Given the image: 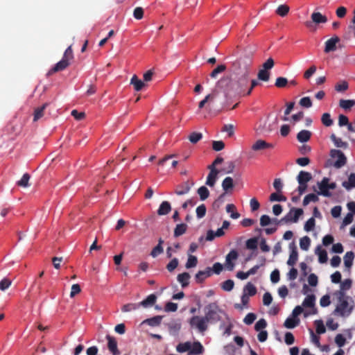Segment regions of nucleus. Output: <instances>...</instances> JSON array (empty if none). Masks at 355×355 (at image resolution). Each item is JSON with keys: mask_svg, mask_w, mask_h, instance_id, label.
<instances>
[{"mask_svg": "<svg viewBox=\"0 0 355 355\" xmlns=\"http://www.w3.org/2000/svg\"><path fill=\"white\" fill-rule=\"evenodd\" d=\"M300 320L297 318H288L284 322V326L288 329L295 328L299 323Z\"/></svg>", "mask_w": 355, "mask_h": 355, "instance_id": "e433bc0d", "label": "nucleus"}, {"mask_svg": "<svg viewBox=\"0 0 355 355\" xmlns=\"http://www.w3.org/2000/svg\"><path fill=\"white\" fill-rule=\"evenodd\" d=\"M319 200V198L317 195L314 193H309L306 195L304 200H303V205L306 206L309 205L311 202H318Z\"/></svg>", "mask_w": 355, "mask_h": 355, "instance_id": "c03bdc74", "label": "nucleus"}, {"mask_svg": "<svg viewBox=\"0 0 355 355\" xmlns=\"http://www.w3.org/2000/svg\"><path fill=\"white\" fill-rule=\"evenodd\" d=\"M206 206L204 204L200 205L196 208V216L198 218H203L206 214Z\"/></svg>", "mask_w": 355, "mask_h": 355, "instance_id": "13d9d810", "label": "nucleus"}, {"mask_svg": "<svg viewBox=\"0 0 355 355\" xmlns=\"http://www.w3.org/2000/svg\"><path fill=\"white\" fill-rule=\"evenodd\" d=\"M311 137V132L306 130H303L299 132L297 135V140L301 143L308 141Z\"/></svg>", "mask_w": 355, "mask_h": 355, "instance_id": "4be33fe9", "label": "nucleus"}, {"mask_svg": "<svg viewBox=\"0 0 355 355\" xmlns=\"http://www.w3.org/2000/svg\"><path fill=\"white\" fill-rule=\"evenodd\" d=\"M304 214V211L301 208L293 207L289 212L282 218L285 223H297L299 218Z\"/></svg>", "mask_w": 355, "mask_h": 355, "instance_id": "0eeeda50", "label": "nucleus"}, {"mask_svg": "<svg viewBox=\"0 0 355 355\" xmlns=\"http://www.w3.org/2000/svg\"><path fill=\"white\" fill-rule=\"evenodd\" d=\"M315 225V218L313 217H311L305 223L304 229L306 232H310L313 230Z\"/></svg>", "mask_w": 355, "mask_h": 355, "instance_id": "864d4df0", "label": "nucleus"}, {"mask_svg": "<svg viewBox=\"0 0 355 355\" xmlns=\"http://www.w3.org/2000/svg\"><path fill=\"white\" fill-rule=\"evenodd\" d=\"M289 248L291 249V253L288 258V260L287 261V264L288 266H294L298 258V252L297 250V247L295 246V243L293 242L290 244Z\"/></svg>", "mask_w": 355, "mask_h": 355, "instance_id": "f8f14e48", "label": "nucleus"}, {"mask_svg": "<svg viewBox=\"0 0 355 355\" xmlns=\"http://www.w3.org/2000/svg\"><path fill=\"white\" fill-rule=\"evenodd\" d=\"M205 316H193L189 324L192 327H196L199 331L203 332L207 329V323H216L221 320L220 315L223 311L219 308L216 302H211L204 309Z\"/></svg>", "mask_w": 355, "mask_h": 355, "instance_id": "f257e3e1", "label": "nucleus"}, {"mask_svg": "<svg viewBox=\"0 0 355 355\" xmlns=\"http://www.w3.org/2000/svg\"><path fill=\"white\" fill-rule=\"evenodd\" d=\"M267 326V322L264 319H260L257 322L254 326V329L257 331L265 329Z\"/></svg>", "mask_w": 355, "mask_h": 355, "instance_id": "69168bd1", "label": "nucleus"}, {"mask_svg": "<svg viewBox=\"0 0 355 355\" xmlns=\"http://www.w3.org/2000/svg\"><path fill=\"white\" fill-rule=\"evenodd\" d=\"M73 59V53L71 46H69L64 51L63 57L55 66L49 71V74L64 70L70 64V61Z\"/></svg>", "mask_w": 355, "mask_h": 355, "instance_id": "20e7f679", "label": "nucleus"}, {"mask_svg": "<svg viewBox=\"0 0 355 355\" xmlns=\"http://www.w3.org/2000/svg\"><path fill=\"white\" fill-rule=\"evenodd\" d=\"M272 223V219L268 215H263L260 218V225L261 227H266Z\"/></svg>", "mask_w": 355, "mask_h": 355, "instance_id": "774afa93", "label": "nucleus"}, {"mask_svg": "<svg viewBox=\"0 0 355 355\" xmlns=\"http://www.w3.org/2000/svg\"><path fill=\"white\" fill-rule=\"evenodd\" d=\"M299 104L304 107L309 108L312 106V101L308 96L303 97L300 99Z\"/></svg>", "mask_w": 355, "mask_h": 355, "instance_id": "680f3d73", "label": "nucleus"}, {"mask_svg": "<svg viewBox=\"0 0 355 355\" xmlns=\"http://www.w3.org/2000/svg\"><path fill=\"white\" fill-rule=\"evenodd\" d=\"M252 52H244L232 63V71L235 75L250 76L252 64Z\"/></svg>", "mask_w": 355, "mask_h": 355, "instance_id": "f03ea898", "label": "nucleus"}, {"mask_svg": "<svg viewBox=\"0 0 355 355\" xmlns=\"http://www.w3.org/2000/svg\"><path fill=\"white\" fill-rule=\"evenodd\" d=\"M225 148V144L223 141H214L212 142V148L215 151L222 150Z\"/></svg>", "mask_w": 355, "mask_h": 355, "instance_id": "e2e57ef3", "label": "nucleus"}, {"mask_svg": "<svg viewBox=\"0 0 355 355\" xmlns=\"http://www.w3.org/2000/svg\"><path fill=\"white\" fill-rule=\"evenodd\" d=\"M258 241V237H253L247 240L245 243L246 248L248 250H256L257 248Z\"/></svg>", "mask_w": 355, "mask_h": 355, "instance_id": "4c0bfd02", "label": "nucleus"}, {"mask_svg": "<svg viewBox=\"0 0 355 355\" xmlns=\"http://www.w3.org/2000/svg\"><path fill=\"white\" fill-rule=\"evenodd\" d=\"M187 230V225L185 223L178 224L174 230V236L178 237L184 234Z\"/></svg>", "mask_w": 355, "mask_h": 355, "instance_id": "7c9ffc66", "label": "nucleus"}, {"mask_svg": "<svg viewBox=\"0 0 355 355\" xmlns=\"http://www.w3.org/2000/svg\"><path fill=\"white\" fill-rule=\"evenodd\" d=\"M140 306L139 304L129 303L123 306L121 310L123 312H129L135 310Z\"/></svg>", "mask_w": 355, "mask_h": 355, "instance_id": "6e6d98bb", "label": "nucleus"}, {"mask_svg": "<svg viewBox=\"0 0 355 355\" xmlns=\"http://www.w3.org/2000/svg\"><path fill=\"white\" fill-rule=\"evenodd\" d=\"M226 69V67L224 64L218 65L216 69H214L210 73V76L213 78H215L218 73L223 72Z\"/></svg>", "mask_w": 355, "mask_h": 355, "instance_id": "4d7b16f0", "label": "nucleus"}, {"mask_svg": "<svg viewBox=\"0 0 355 355\" xmlns=\"http://www.w3.org/2000/svg\"><path fill=\"white\" fill-rule=\"evenodd\" d=\"M188 138L191 143L196 144L202 138V135L200 132H193Z\"/></svg>", "mask_w": 355, "mask_h": 355, "instance_id": "09e8293b", "label": "nucleus"}, {"mask_svg": "<svg viewBox=\"0 0 355 355\" xmlns=\"http://www.w3.org/2000/svg\"><path fill=\"white\" fill-rule=\"evenodd\" d=\"M335 343L338 347H342L345 345L346 339L343 334H339L335 338Z\"/></svg>", "mask_w": 355, "mask_h": 355, "instance_id": "0e129e2a", "label": "nucleus"}, {"mask_svg": "<svg viewBox=\"0 0 355 355\" xmlns=\"http://www.w3.org/2000/svg\"><path fill=\"white\" fill-rule=\"evenodd\" d=\"M197 263H198V259H197V257L196 256L189 254V257H188V259H187V263L185 264V267L187 269L191 268L196 267Z\"/></svg>", "mask_w": 355, "mask_h": 355, "instance_id": "a18cd8bd", "label": "nucleus"}, {"mask_svg": "<svg viewBox=\"0 0 355 355\" xmlns=\"http://www.w3.org/2000/svg\"><path fill=\"white\" fill-rule=\"evenodd\" d=\"M288 83V81L286 78L278 77L275 80V85L278 88H283L287 85Z\"/></svg>", "mask_w": 355, "mask_h": 355, "instance_id": "5fc2aeb1", "label": "nucleus"}, {"mask_svg": "<svg viewBox=\"0 0 355 355\" xmlns=\"http://www.w3.org/2000/svg\"><path fill=\"white\" fill-rule=\"evenodd\" d=\"M330 156L333 159H336L334 163V166L336 168H340L347 163V157L340 150L332 149L330 151Z\"/></svg>", "mask_w": 355, "mask_h": 355, "instance_id": "423d86ee", "label": "nucleus"}, {"mask_svg": "<svg viewBox=\"0 0 355 355\" xmlns=\"http://www.w3.org/2000/svg\"><path fill=\"white\" fill-rule=\"evenodd\" d=\"M315 297L314 295H310L305 297L303 301L302 305L304 307H313L315 305Z\"/></svg>", "mask_w": 355, "mask_h": 355, "instance_id": "79ce46f5", "label": "nucleus"}, {"mask_svg": "<svg viewBox=\"0 0 355 355\" xmlns=\"http://www.w3.org/2000/svg\"><path fill=\"white\" fill-rule=\"evenodd\" d=\"M342 186L347 190H349L355 187V173H351L348 178V181H344Z\"/></svg>", "mask_w": 355, "mask_h": 355, "instance_id": "c756f323", "label": "nucleus"}, {"mask_svg": "<svg viewBox=\"0 0 355 355\" xmlns=\"http://www.w3.org/2000/svg\"><path fill=\"white\" fill-rule=\"evenodd\" d=\"M271 148H273V145L272 144L267 143L262 139L257 140L252 146V149L255 151Z\"/></svg>", "mask_w": 355, "mask_h": 355, "instance_id": "6ab92c4d", "label": "nucleus"}, {"mask_svg": "<svg viewBox=\"0 0 355 355\" xmlns=\"http://www.w3.org/2000/svg\"><path fill=\"white\" fill-rule=\"evenodd\" d=\"M269 200L270 202H286L287 198L284 195L281 194V193H272L270 194Z\"/></svg>", "mask_w": 355, "mask_h": 355, "instance_id": "c9c22d12", "label": "nucleus"}, {"mask_svg": "<svg viewBox=\"0 0 355 355\" xmlns=\"http://www.w3.org/2000/svg\"><path fill=\"white\" fill-rule=\"evenodd\" d=\"M106 338L108 341L107 347H108L109 350L111 352V353L113 355H119L120 353L117 348V343H116L115 338L110 335H107L106 336Z\"/></svg>", "mask_w": 355, "mask_h": 355, "instance_id": "dca6fc26", "label": "nucleus"}, {"mask_svg": "<svg viewBox=\"0 0 355 355\" xmlns=\"http://www.w3.org/2000/svg\"><path fill=\"white\" fill-rule=\"evenodd\" d=\"M49 103H45L41 107H37L34 111L33 121H37L44 116V112Z\"/></svg>", "mask_w": 355, "mask_h": 355, "instance_id": "393cba45", "label": "nucleus"}, {"mask_svg": "<svg viewBox=\"0 0 355 355\" xmlns=\"http://www.w3.org/2000/svg\"><path fill=\"white\" fill-rule=\"evenodd\" d=\"M243 293H247L248 296H254L257 293V288L251 282H248L243 288Z\"/></svg>", "mask_w": 355, "mask_h": 355, "instance_id": "473e14b6", "label": "nucleus"}, {"mask_svg": "<svg viewBox=\"0 0 355 355\" xmlns=\"http://www.w3.org/2000/svg\"><path fill=\"white\" fill-rule=\"evenodd\" d=\"M316 332L318 334H324L326 331V328L324 325L323 321L321 320H317L314 322Z\"/></svg>", "mask_w": 355, "mask_h": 355, "instance_id": "de8ad7c7", "label": "nucleus"}, {"mask_svg": "<svg viewBox=\"0 0 355 355\" xmlns=\"http://www.w3.org/2000/svg\"><path fill=\"white\" fill-rule=\"evenodd\" d=\"M162 316L156 315L153 318L145 320L143 323L147 324L151 327L159 326L161 324Z\"/></svg>", "mask_w": 355, "mask_h": 355, "instance_id": "cd10ccee", "label": "nucleus"}, {"mask_svg": "<svg viewBox=\"0 0 355 355\" xmlns=\"http://www.w3.org/2000/svg\"><path fill=\"white\" fill-rule=\"evenodd\" d=\"M194 184V182L193 181L187 180L186 182H184L175 187V193L178 196H182L188 193L193 185Z\"/></svg>", "mask_w": 355, "mask_h": 355, "instance_id": "9d476101", "label": "nucleus"}, {"mask_svg": "<svg viewBox=\"0 0 355 355\" xmlns=\"http://www.w3.org/2000/svg\"><path fill=\"white\" fill-rule=\"evenodd\" d=\"M179 261L177 258H173L167 265L166 269L168 272H173L178 266Z\"/></svg>", "mask_w": 355, "mask_h": 355, "instance_id": "bf43d9fd", "label": "nucleus"}, {"mask_svg": "<svg viewBox=\"0 0 355 355\" xmlns=\"http://www.w3.org/2000/svg\"><path fill=\"white\" fill-rule=\"evenodd\" d=\"M238 78L234 85V92L235 94L241 96H245L247 92V87L249 84V76L245 75H236Z\"/></svg>", "mask_w": 355, "mask_h": 355, "instance_id": "39448f33", "label": "nucleus"}, {"mask_svg": "<svg viewBox=\"0 0 355 355\" xmlns=\"http://www.w3.org/2000/svg\"><path fill=\"white\" fill-rule=\"evenodd\" d=\"M130 84L133 85L134 89L139 92L142 89V88L145 86L144 83L139 80L138 77L136 75H134L131 80H130Z\"/></svg>", "mask_w": 355, "mask_h": 355, "instance_id": "b1692460", "label": "nucleus"}, {"mask_svg": "<svg viewBox=\"0 0 355 355\" xmlns=\"http://www.w3.org/2000/svg\"><path fill=\"white\" fill-rule=\"evenodd\" d=\"M157 300V297L155 294H150L145 300L139 302L140 306L144 307H148L153 306Z\"/></svg>", "mask_w": 355, "mask_h": 355, "instance_id": "a878e982", "label": "nucleus"}, {"mask_svg": "<svg viewBox=\"0 0 355 355\" xmlns=\"http://www.w3.org/2000/svg\"><path fill=\"white\" fill-rule=\"evenodd\" d=\"M355 105V101L354 100H344L341 99L339 102V105L345 110H348L352 107Z\"/></svg>", "mask_w": 355, "mask_h": 355, "instance_id": "49530a36", "label": "nucleus"}, {"mask_svg": "<svg viewBox=\"0 0 355 355\" xmlns=\"http://www.w3.org/2000/svg\"><path fill=\"white\" fill-rule=\"evenodd\" d=\"M270 73L265 69H260L257 74L258 80L267 82L270 79Z\"/></svg>", "mask_w": 355, "mask_h": 355, "instance_id": "37998d69", "label": "nucleus"}, {"mask_svg": "<svg viewBox=\"0 0 355 355\" xmlns=\"http://www.w3.org/2000/svg\"><path fill=\"white\" fill-rule=\"evenodd\" d=\"M171 210V207L168 201H163L157 209V214L159 216L166 215Z\"/></svg>", "mask_w": 355, "mask_h": 355, "instance_id": "412c9836", "label": "nucleus"}, {"mask_svg": "<svg viewBox=\"0 0 355 355\" xmlns=\"http://www.w3.org/2000/svg\"><path fill=\"white\" fill-rule=\"evenodd\" d=\"M315 253L318 255V261L321 263L327 261V253L325 250L322 249L320 245H318L315 249Z\"/></svg>", "mask_w": 355, "mask_h": 355, "instance_id": "5701e85b", "label": "nucleus"}, {"mask_svg": "<svg viewBox=\"0 0 355 355\" xmlns=\"http://www.w3.org/2000/svg\"><path fill=\"white\" fill-rule=\"evenodd\" d=\"M354 258V254L353 252H347L345 255L344 256V263L345 267L350 268L353 264V260Z\"/></svg>", "mask_w": 355, "mask_h": 355, "instance_id": "f704fd0d", "label": "nucleus"}, {"mask_svg": "<svg viewBox=\"0 0 355 355\" xmlns=\"http://www.w3.org/2000/svg\"><path fill=\"white\" fill-rule=\"evenodd\" d=\"M217 87L227 93H230L231 91H234V85L232 86L230 77L225 76L218 81Z\"/></svg>", "mask_w": 355, "mask_h": 355, "instance_id": "6e6552de", "label": "nucleus"}, {"mask_svg": "<svg viewBox=\"0 0 355 355\" xmlns=\"http://www.w3.org/2000/svg\"><path fill=\"white\" fill-rule=\"evenodd\" d=\"M329 181V178H324L320 182L318 183V188L320 189V192H318L319 195H322L325 197H330L331 196V193L329 192L327 187V182Z\"/></svg>", "mask_w": 355, "mask_h": 355, "instance_id": "2eb2a0df", "label": "nucleus"}, {"mask_svg": "<svg viewBox=\"0 0 355 355\" xmlns=\"http://www.w3.org/2000/svg\"><path fill=\"white\" fill-rule=\"evenodd\" d=\"M330 139L337 148L346 149L348 147V144L347 142L343 141L340 138L337 137L334 134H332L330 136Z\"/></svg>", "mask_w": 355, "mask_h": 355, "instance_id": "bb28decb", "label": "nucleus"}, {"mask_svg": "<svg viewBox=\"0 0 355 355\" xmlns=\"http://www.w3.org/2000/svg\"><path fill=\"white\" fill-rule=\"evenodd\" d=\"M234 286V282L232 279H227L222 283L221 288L225 291H231Z\"/></svg>", "mask_w": 355, "mask_h": 355, "instance_id": "603ef678", "label": "nucleus"}, {"mask_svg": "<svg viewBox=\"0 0 355 355\" xmlns=\"http://www.w3.org/2000/svg\"><path fill=\"white\" fill-rule=\"evenodd\" d=\"M31 176L28 173H24L20 180L17 182V185L21 187H28Z\"/></svg>", "mask_w": 355, "mask_h": 355, "instance_id": "8fccbe9b", "label": "nucleus"}, {"mask_svg": "<svg viewBox=\"0 0 355 355\" xmlns=\"http://www.w3.org/2000/svg\"><path fill=\"white\" fill-rule=\"evenodd\" d=\"M204 352V347L199 341L191 343L189 355H200Z\"/></svg>", "mask_w": 355, "mask_h": 355, "instance_id": "f3484780", "label": "nucleus"}, {"mask_svg": "<svg viewBox=\"0 0 355 355\" xmlns=\"http://www.w3.org/2000/svg\"><path fill=\"white\" fill-rule=\"evenodd\" d=\"M212 275L211 268L207 267L205 270L198 271L195 275V280L197 283H202L205 279Z\"/></svg>", "mask_w": 355, "mask_h": 355, "instance_id": "ddd939ff", "label": "nucleus"}, {"mask_svg": "<svg viewBox=\"0 0 355 355\" xmlns=\"http://www.w3.org/2000/svg\"><path fill=\"white\" fill-rule=\"evenodd\" d=\"M310 244H311V239L309 236H305L302 237V239H300V246L302 250H305V251L308 250L309 248Z\"/></svg>", "mask_w": 355, "mask_h": 355, "instance_id": "a19ab883", "label": "nucleus"}, {"mask_svg": "<svg viewBox=\"0 0 355 355\" xmlns=\"http://www.w3.org/2000/svg\"><path fill=\"white\" fill-rule=\"evenodd\" d=\"M226 211L230 213V217L233 219H237L240 217V214L236 211V208L233 204H228L226 206Z\"/></svg>", "mask_w": 355, "mask_h": 355, "instance_id": "2f4dec72", "label": "nucleus"}, {"mask_svg": "<svg viewBox=\"0 0 355 355\" xmlns=\"http://www.w3.org/2000/svg\"><path fill=\"white\" fill-rule=\"evenodd\" d=\"M340 41L338 36L333 37L325 42V46L324 51L329 53L336 50V44Z\"/></svg>", "mask_w": 355, "mask_h": 355, "instance_id": "4468645a", "label": "nucleus"}, {"mask_svg": "<svg viewBox=\"0 0 355 355\" xmlns=\"http://www.w3.org/2000/svg\"><path fill=\"white\" fill-rule=\"evenodd\" d=\"M201 200H205L209 196V191L205 186H202L197 191Z\"/></svg>", "mask_w": 355, "mask_h": 355, "instance_id": "58836bf2", "label": "nucleus"}, {"mask_svg": "<svg viewBox=\"0 0 355 355\" xmlns=\"http://www.w3.org/2000/svg\"><path fill=\"white\" fill-rule=\"evenodd\" d=\"M207 168L209 170V173L207 175L205 184L210 187H213L218 179L219 171L216 168H214V166H208Z\"/></svg>", "mask_w": 355, "mask_h": 355, "instance_id": "9b49d317", "label": "nucleus"}, {"mask_svg": "<svg viewBox=\"0 0 355 355\" xmlns=\"http://www.w3.org/2000/svg\"><path fill=\"white\" fill-rule=\"evenodd\" d=\"M349 296H346L345 292L338 291V304H337L334 315L340 317H348L353 310V306H349L348 303Z\"/></svg>", "mask_w": 355, "mask_h": 355, "instance_id": "7ed1b4c3", "label": "nucleus"}, {"mask_svg": "<svg viewBox=\"0 0 355 355\" xmlns=\"http://www.w3.org/2000/svg\"><path fill=\"white\" fill-rule=\"evenodd\" d=\"M311 19L312 21H308L305 22V26L307 28H311L313 26V23L315 24H323L327 21V18L326 16L322 15L319 12H314L311 14Z\"/></svg>", "mask_w": 355, "mask_h": 355, "instance_id": "1a4fd4ad", "label": "nucleus"}, {"mask_svg": "<svg viewBox=\"0 0 355 355\" xmlns=\"http://www.w3.org/2000/svg\"><path fill=\"white\" fill-rule=\"evenodd\" d=\"M222 187L225 192H229L234 188L233 179L231 177H226L222 182Z\"/></svg>", "mask_w": 355, "mask_h": 355, "instance_id": "c85d7f7f", "label": "nucleus"}, {"mask_svg": "<svg viewBox=\"0 0 355 355\" xmlns=\"http://www.w3.org/2000/svg\"><path fill=\"white\" fill-rule=\"evenodd\" d=\"M191 347V343L189 341L185 342V343H181L178 344L176 347V350L179 353H184L186 352H188V353L190 351Z\"/></svg>", "mask_w": 355, "mask_h": 355, "instance_id": "72a5a7b5", "label": "nucleus"}, {"mask_svg": "<svg viewBox=\"0 0 355 355\" xmlns=\"http://www.w3.org/2000/svg\"><path fill=\"white\" fill-rule=\"evenodd\" d=\"M289 9L287 5H280L276 10V13L281 17H285L288 13Z\"/></svg>", "mask_w": 355, "mask_h": 355, "instance_id": "3c124183", "label": "nucleus"}, {"mask_svg": "<svg viewBox=\"0 0 355 355\" xmlns=\"http://www.w3.org/2000/svg\"><path fill=\"white\" fill-rule=\"evenodd\" d=\"M11 281L7 278H4L3 279L1 282H0V290L1 291H6V289H8L10 285H11Z\"/></svg>", "mask_w": 355, "mask_h": 355, "instance_id": "338daca9", "label": "nucleus"}, {"mask_svg": "<svg viewBox=\"0 0 355 355\" xmlns=\"http://www.w3.org/2000/svg\"><path fill=\"white\" fill-rule=\"evenodd\" d=\"M321 121L322 123L326 127H329L332 125L334 123V121L331 118V115L329 113H324L322 115Z\"/></svg>", "mask_w": 355, "mask_h": 355, "instance_id": "ea45409f", "label": "nucleus"}, {"mask_svg": "<svg viewBox=\"0 0 355 355\" xmlns=\"http://www.w3.org/2000/svg\"><path fill=\"white\" fill-rule=\"evenodd\" d=\"M257 315L253 313H248L243 319V322L245 324L250 325L252 324L254 321L256 320Z\"/></svg>", "mask_w": 355, "mask_h": 355, "instance_id": "052dcab7", "label": "nucleus"}, {"mask_svg": "<svg viewBox=\"0 0 355 355\" xmlns=\"http://www.w3.org/2000/svg\"><path fill=\"white\" fill-rule=\"evenodd\" d=\"M312 179L311 173L301 171L297 176V180L299 184H307V183Z\"/></svg>", "mask_w": 355, "mask_h": 355, "instance_id": "a211bd4d", "label": "nucleus"}, {"mask_svg": "<svg viewBox=\"0 0 355 355\" xmlns=\"http://www.w3.org/2000/svg\"><path fill=\"white\" fill-rule=\"evenodd\" d=\"M190 278L191 276L189 273L187 272L179 274L177 277V279L180 283L182 288H185L189 286Z\"/></svg>", "mask_w": 355, "mask_h": 355, "instance_id": "aec40b11", "label": "nucleus"}]
</instances>
